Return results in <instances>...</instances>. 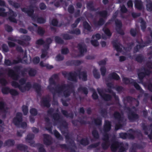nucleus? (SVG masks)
Wrapping results in <instances>:
<instances>
[{"mask_svg": "<svg viewBox=\"0 0 152 152\" xmlns=\"http://www.w3.org/2000/svg\"><path fill=\"white\" fill-rule=\"evenodd\" d=\"M51 92L53 96L56 93L60 94L63 92L64 96L65 97H68L70 96L72 93L75 92L74 86L72 83L58 85L56 88L53 90V91Z\"/></svg>", "mask_w": 152, "mask_h": 152, "instance_id": "obj_1", "label": "nucleus"}, {"mask_svg": "<svg viewBox=\"0 0 152 152\" xmlns=\"http://www.w3.org/2000/svg\"><path fill=\"white\" fill-rule=\"evenodd\" d=\"M21 66H15L13 67L14 70L10 68H8L5 70L7 72L8 76L12 78L13 80H18L19 77V72L20 71L21 74L24 75L25 72H27L28 69L24 68L20 71Z\"/></svg>", "mask_w": 152, "mask_h": 152, "instance_id": "obj_2", "label": "nucleus"}, {"mask_svg": "<svg viewBox=\"0 0 152 152\" xmlns=\"http://www.w3.org/2000/svg\"><path fill=\"white\" fill-rule=\"evenodd\" d=\"M118 14V12L116 11L113 15L111 19L108 20L107 23V24H110V21H114L116 27V31L117 33L122 35H123L125 34L124 31L122 29V23L120 20L116 18Z\"/></svg>", "mask_w": 152, "mask_h": 152, "instance_id": "obj_3", "label": "nucleus"}, {"mask_svg": "<svg viewBox=\"0 0 152 152\" xmlns=\"http://www.w3.org/2000/svg\"><path fill=\"white\" fill-rule=\"evenodd\" d=\"M6 10L5 9L0 7V16L3 17L7 16V14L9 15L8 19L9 21L14 23H16L17 20L15 18L17 16V14L16 12L13 11L11 9H9L8 12H5Z\"/></svg>", "mask_w": 152, "mask_h": 152, "instance_id": "obj_4", "label": "nucleus"}, {"mask_svg": "<svg viewBox=\"0 0 152 152\" xmlns=\"http://www.w3.org/2000/svg\"><path fill=\"white\" fill-rule=\"evenodd\" d=\"M112 143L110 147L112 151L116 152L118 149V152H124L125 151V148L122 142L113 140H112Z\"/></svg>", "mask_w": 152, "mask_h": 152, "instance_id": "obj_5", "label": "nucleus"}, {"mask_svg": "<svg viewBox=\"0 0 152 152\" xmlns=\"http://www.w3.org/2000/svg\"><path fill=\"white\" fill-rule=\"evenodd\" d=\"M113 116L115 119L118 121V123L115 125V130L117 131L123 126V124L121 123L123 121L124 117L118 111L114 112Z\"/></svg>", "mask_w": 152, "mask_h": 152, "instance_id": "obj_6", "label": "nucleus"}, {"mask_svg": "<svg viewBox=\"0 0 152 152\" xmlns=\"http://www.w3.org/2000/svg\"><path fill=\"white\" fill-rule=\"evenodd\" d=\"M122 81L125 84H131L133 85L137 90L140 91V93L142 94H144V90L135 81V80L133 79L124 77L122 78Z\"/></svg>", "mask_w": 152, "mask_h": 152, "instance_id": "obj_7", "label": "nucleus"}, {"mask_svg": "<svg viewBox=\"0 0 152 152\" xmlns=\"http://www.w3.org/2000/svg\"><path fill=\"white\" fill-rule=\"evenodd\" d=\"M62 74L64 77H67L69 80L75 83L77 82V76H78V73L75 71L74 72H70L69 73L65 71L62 73Z\"/></svg>", "mask_w": 152, "mask_h": 152, "instance_id": "obj_8", "label": "nucleus"}, {"mask_svg": "<svg viewBox=\"0 0 152 152\" xmlns=\"http://www.w3.org/2000/svg\"><path fill=\"white\" fill-rule=\"evenodd\" d=\"M54 110L53 108H50L47 111L48 114L51 116L55 121L60 123L62 120L61 116L60 113H55L53 114Z\"/></svg>", "mask_w": 152, "mask_h": 152, "instance_id": "obj_9", "label": "nucleus"}, {"mask_svg": "<svg viewBox=\"0 0 152 152\" xmlns=\"http://www.w3.org/2000/svg\"><path fill=\"white\" fill-rule=\"evenodd\" d=\"M126 109L129 111L127 115L128 118L130 121L134 122L139 119V115L135 112L132 111L130 108L127 107H126Z\"/></svg>", "mask_w": 152, "mask_h": 152, "instance_id": "obj_10", "label": "nucleus"}, {"mask_svg": "<svg viewBox=\"0 0 152 152\" xmlns=\"http://www.w3.org/2000/svg\"><path fill=\"white\" fill-rule=\"evenodd\" d=\"M58 75L56 74L53 75L49 79V85L48 86L47 88L50 91L52 92L53 90L54 89V88L53 87H52V85H56V83L55 80V79L58 80Z\"/></svg>", "mask_w": 152, "mask_h": 152, "instance_id": "obj_11", "label": "nucleus"}, {"mask_svg": "<svg viewBox=\"0 0 152 152\" xmlns=\"http://www.w3.org/2000/svg\"><path fill=\"white\" fill-rule=\"evenodd\" d=\"M23 121V115L21 113L17 112L16 115V116L12 120V122L15 125L18 126L20 123Z\"/></svg>", "mask_w": 152, "mask_h": 152, "instance_id": "obj_12", "label": "nucleus"}, {"mask_svg": "<svg viewBox=\"0 0 152 152\" xmlns=\"http://www.w3.org/2000/svg\"><path fill=\"white\" fill-rule=\"evenodd\" d=\"M144 72H138L137 73L138 79L141 83L143 82L144 78L146 76L149 75L151 73L150 70L145 68H144Z\"/></svg>", "mask_w": 152, "mask_h": 152, "instance_id": "obj_13", "label": "nucleus"}, {"mask_svg": "<svg viewBox=\"0 0 152 152\" xmlns=\"http://www.w3.org/2000/svg\"><path fill=\"white\" fill-rule=\"evenodd\" d=\"M136 42L139 45H137L134 47V53L138 52L139 49L142 48L146 46L145 42H144L142 39H141L140 41L137 39Z\"/></svg>", "mask_w": 152, "mask_h": 152, "instance_id": "obj_14", "label": "nucleus"}, {"mask_svg": "<svg viewBox=\"0 0 152 152\" xmlns=\"http://www.w3.org/2000/svg\"><path fill=\"white\" fill-rule=\"evenodd\" d=\"M119 138L124 140L127 138L129 139H134L135 138L133 134L129 133L121 132L119 134Z\"/></svg>", "mask_w": 152, "mask_h": 152, "instance_id": "obj_15", "label": "nucleus"}, {"mask_svg": "<svg viewBox=\"0 0 152 152\" xmlns=\"http://www.w3.org/2000/svg\"><path fill=\"white\" fill-rule=\"evenodd\" d=\"M22 59L20 58H18V60H13L12 62L9 59H5L4 61V64L7 66H11L13 64H18L21 63Z\"/></svg>", "mask_w": 152, "mask_h": 152, "instance_id": "obj_16", "label": "nucleus"}, {"mask_svg": "<svg viewBox=\"0 0 152 152\" xmlns=\"http://www.w3.org/2000/svg\"><path fill=\"white\" fill-rule=\"evenodd\" d=\"M44 144L46 145H50L52 144L53 142L51 136L48 134H43Z\"/></svg>", "mask_w": 152, "mask_h": 152, "instance_id": "obj_17", "label": "nucleus"}, {"mask_svg": "<svg viewBox=\"0 0 152 152\" xmlns=\"http://www.w3.org/2000/svg\"><path fill=\"white\" fill-rule=\"evenodd\" d=\"M50 98L49 96L46 97H42L41 101V105L47 107H49L50 105Z\"/></svg>", "mask_w": 152, "mask_h": 152, "instance_id": "obj_18", "label": "nucleus"}, {"mask_svg": "<svg viewBox=\"0 0 152 152\" xmlns=\"http://www.w3.org/2000/svg\"><path fill=\"white\" fill-rule=\"evenodd\" d=\"M111 43L113 45V47L117 52H121L122 51V48L120 47L122 46L121 44L118 42L117 39L113 40Z\"/></svg>", "mask_w": 152, "mask_h": 152, "instance_id": "obj_19", "label": "nucleus"}, {"mask_svg": "<svg viewBox=\"0 0 152 152\" xmlns=\"http://www.w3.org/2000/svg\"><path fill=\"white\" fill-rule=\"evenodd\" d=\"M78 76L79 79H81L83 81H86L87 80V75L86 71H81L80 70L77 71Z\"/></svg>", "mask_w": 152, "mask_h": 152, "instance_id": "obj_20", "label": "nucleus"}, {"mask_svg": "<svg viewBox=\"0 0 152 152\" xmlns=\"http://www.w3.org/2000/svg\"><path fill=\"white\" fill-rule=\"evenodd\" d=\"M77 48L81 56H83L84 53L87 52V49L85 45L79 43L77 44Z\"/></svg>", "mask_w": 152, "mask_h": 152, "instance_id": "obj_21", "label": "nucleus"}, {"mask_svg": "<svg viewBox=\"0 0 152 152\" xmlns=\"http://www.w3.org/2000/svg\"><path fill=\"white\" fill-rule=\"evenodd\" d=\"M150 126L152 127V124H151ZM142 128L143 130L144 131V133L146 135H148V136L150 139H152V129L151 131L150 134H148V130L147 126H146L145 124L143 123L142 124Z\"/></svg>", "mask_w": 152, "mask_h": 152, "instance_id": "obj_22", "label": "nucleus"}, {"mask_svg": "<svg viewBox=\"0 0 152 152\" xmlns=\"http://www.w3.org/2000/svg\"><path fill=\"white\" fill-rule=\"evenodd\" d=\"M66 64L67 66H72L73 65L78 66L81 64V61L78 60H71L67 61Z\"/></svg>", "mask_w": 152, "mask_h": 152, "instance_id": "obj_23", "label": "nucleus"}, {"mask_svg": "<svg viewBox=\"0 0 152 152\" xmlns=\"http://www.w3.org/2000/svg\"><path fill=\"white\" fill-rule=\"evenodd\" d=\"M112 125L111 122L106 120L103 126V130L104 132H107L110 131Z\"/></svg>", "mask_w": 152, "mask_h": 152, "instance_id": "obj_24", "label": "nucleus"}, {"mask_svg": "<svg viewBox=\"0 0 152 152\" xmlns=\"http://www.w3.org/2000/svg\"><path fill=\"white\" fill-rule=\"evenodd\" d=\"M32 88V85L30 82H27L25 85L23 86H21L20 91L22 93L25 92L26 91H28Z\"/></svg>", "mask_w": 152, "mask_h": 152, "instance_id": "obj_25", "label": "nucleus"}, {"mask_svg": "<svg viewBox=\"0 0 152 152\" xmlns=\"http://www.w3.org/2000/svg\"><path fill=\"white\" fill-rule=\"evenodd\" d=\"M134 4L135 7L137 9L141 10L143 9V3L141 0H135Z\"/></svg>", "mask_w": 152, "mask_h": 152, "instance_id": "obj_26", "label": "nucleus"}, {"mask_svg": "<svg viewBox=\"0 0 152 152\" xmlns=\"http://www.w3.org/2000/svg\"><path fill=\"white\" fill-rule=\"evenodd\" d=\"M32 88L35 90L38 94L39 95L41 94V88L40 84L37 83H34L32 85Z\"/></svg>", "mask_w": 152, "mask_h": 152, "instance_id": "obj_27", "label": "nucleus"}, {"mask_svg": "<svg viewBox=\"0 0 152 152\" xmlns=\"http://www.w3.org/2000/svg\"><path fill=\"white\" fill-rule=\"evenodd\" d=\"M77 141L82 145L86 146L89 144V141L88 137L83 138L81 140H77Z\"/></svg>", "mask_w": 152, "mask_h": 152, "instance_id": "obj_28", "label": "nucleus"}, {"mask_svg": "<svg viewBox=\"0 0 152 152\" xmlns=\"http://www.w3.org/2000/svg\"><path fill=\"white\" fill-rule=\"evenodd\" d=\"M66 141V142H68L73 147H76V145L74 140H72L68 134L65 135Z\"/></svg>", "mask_w": 152, "mask_h": 152, "instance_id": "obj_29", "label": "nucleus"}, {"mask_svg": "<svg viewBox=\"0 0 152 152\" xmlns=\"http://www.w3.org/2000/svg\"><path fill=\"white\" fill-rule=\"evenodd\" d=\"M87 8L91 11H96L98 10V9H96L95 8L93 2L92 1H90L88 2L87 4Z\"/></svg>", "mask_w": 152, "mask_h": 152, "instance_id": "obj_30", "label": "nucleus"}, {"mask_svg": "<svg viewBox=\"0 0 152 152\" xmlns=\"http://www.w3.org/2000/svg\"><path fill=\"white\" fill-rule=\"evenodd\" d=\"M34 137V134H28L27 135V137L26 138V141L28 140V142L31 145L34 143V142L32 140Z\"/></svg>", "mask_w": 152, "mask_h": 152, "instance_id": "obj_31", "label": "nucleus"}, {"mask_svg": "<svg viewBox=\"0 0 152 152\" xmlns=\"http://www.w3.org/2000/svg\"><path fill=\"white\" fill-rule=\"evenodd\" d=\"M15 142L14 140L9 139L6 140L4 143L5 146H13L15 144Z\"/></svg>", "mask_w": 152, "mask_h": 152, "instance_id": "obj_32", "label": "nucleus"}, {"mask_svg": "<svg viewBox=\"0 0 152 152\" xmlns=\"http://www.w3.org/2000/svg\"><path fill=\"white\" fill-rule=\"evenodd\" d=\"M109 78L110 79H114L118 80L120 79L119 76L116 73L113 72L109 74Z\"/></svg>", "mask_w": 152, "mask_h": 152, "instance_id": "obj_33", "label": "nucleus"}, {"mask_svg": "<svg viewBox=\"0 0 152 152\" xmlns=\"http://www.w3.org/2000/svg\"><path fill=\"white\" fill-rule=\"evenodd\" d=\"M16 148L19 150L25 152L27 150L28 147L24 144H19L17 145Z\"/></svg>", "mask_w": 152, "mask_h": 152, "instance_id": "obj_34", "label": "nucleus"}, {"mask_svg": "<svg viewBox=\"0 0 152 152\" xmlns=\"http://www.w3.org/2000/svg\"><path fill=\"white\" fill-rule=\"evenodd\" d=\"M144 57L141 54L137 55L135 58V60L138 62L142 63L144 60Z\"/></svg>", "mask_w": 152, "mask_h": 152, "instance_id": "obj_35", "label": "nucleus"}, {"mask_svg": "<svg viewBox=\"0 0 152 152\" xmlns=\"http://www.w3.org/2000/svg\"><path fill=\"white\" fill-rule=\"evenodd\" d=\"M36 31L38 35L41 36H43L45 33L44 29L40 26L37 27V29Z\"/></svg>", "mask_w": 152, "mask_h": 152, "instance_id": "obj_36", "label": "nucleus"}, {"mask_svg": "<svg viewBox=\"0 0 152 152\" xmlns=\"http://www.w3.org/2000/svg\"><path fill=\"white\" fill-rule=\"evenodd\" d=\"M77 91L78 92H82L84 94L87 95L88 93V88L86 87L80 86L77 88Z\"/></svg>", "mask_w": 152, "mask_h": 152, "instance_id": "obj_37", "label": "nucleus"}, {"mask_svg": "<svg viewBox=\"0 0 152 152\" xmlns=\"http://www.w3.org/2000/svg\"><path fill=\"white\" fill-rule=\"evenodd\" d=\"M61 112L63 115L67 118L69 117L71 118H73L74 114L72 113H69L66 110H61Z\"/></svg>", "mask_w": 152, "mask_h": 152, "instance_id": "obj_38", "label": "nucleus"}, {"mask_svg": "<svg viewBox=\"0 0 152 152\" xmlns=\"http://www.w3.org/2000/svg\"><path fill=\"white\" fill-rule=\"evenodd\" d=\"M29 9L26 8H22L21 9V10L23 12L26 14L28 13H29V12H31L32 10H33L34 12V7L33 5H30L29 6Z\"/></svg>", "mask_w": 152, "mask_h": 152, "instance_id": "obj_39", "label": "nucleus"}, {"mask_svg": "<svg viewBox=\"0 0 152 152\" xmlns=\"http://www.w3.org/2000/svg\"><path fill=\"white\" fill-rule=\"evenodd\" d=\"M102 97L106 101H110L112 99V96L110 95L107 94H103L102 96Z\"/></svg>", "mask_w": 152, "mask_h": 152, "instance_id": "obj_40", "label": "nucleus"}, {"mask_svg": "<svg viewBox=\"0 0 152 152\" xmlns=\"http://www.w3.org/2000/svg\"><path fill=\"white\" fill-rule=\"evenodd\" d=\"M102 31L107 36L110 37L112 36V33L111 32L110 30L106 27V25L103 28Z\"/></svg>", "mask_w": 152, "mask_h": 152, "instance_id": "obj_41", "label": "nucleus"}, {"mask_svg": "<svg viewBox=\"0 0 152 152\" xmlns=\"http://www.w3.org/2000/svg\"><path fill=\"white\" fill-rule=\"evenodd\" d=\"M99 113L103 118H106L108 112L107 108H101L99 112Z\"/></svg>", "mask_w": 152, "mask_h": 152, "instance_id": "obj_42", "label": "nucleus"}, {"mask_svg": "<svg viewBox=\"0 0 152 152\" xmlns=\"http://www.w3.org/2000/svg\"><path fill=\"white\" fill-rule=\"evenodd\" d=\"M28 69L29 70L28 71L29 76L34 77L35 76L37 73V71L35 69L32 68H29Z\"/></svg>", "mask_w": 152, "mask_h": 152, "instance_id": "obj_43", "label": "nucleus"}, {"mask_svg": "<svg viewBox=\"0 0 152 152\" xmlns=\"http://www.w3.org/2000/svg\"><path fill=\"white\" fill-rule=\"evenodd\" d=\"M96 13L103 18H106L107 16V12L106 10L98 11Z\"/></svg>", "mask_w": 152, "mask_h": 152, "instance_id": "obj_44", "label": "nucleus"}, {"mask_svg": "<svg viewBox=\"0 0 152 152\" xmlns=\"http://www.w3.org/2000/svg\"><path fill=\"white\" fill-rule=\"evenodd\" d=\"M105 20L102 18H100L98 21L94 22V25L97 27L98 26H102L105 23Z\"/></svg>", "mask_w": 152, "mask_h": 152, "instance_id": "obj_45", "label": "nucleus"}, {"mask_svg": "<svg viewBox=\"0 0 152 152\" xmlns=\"http://www.w3.org/2000/svg\"><path fill=\"white\" fill-rule=\"evenodd\" d=\"M34 11L33 10H31V12H30L28 13L27 14L28 16L31 18L32 20L34 21H37V19L38 18V17L37 15H34Z\"/></svg>", "mask_w": 152, "mask_h": 152, "instance_id": "obj_46", "label": "nucleus"}, {"mask_svg": "<svg viewBox=\"0 0 152 152\" xmlns=\"http://www.w3.org/2000/svg\"><path fill=\"white\" fill-rule=\"evenodd\" d=\"M6 104L3 101H0V111L3 113H6V109L5 108Z\"/></svg>", "mask_w": 152, "mask_h": 152, "instance_id": "obj_47", "label": "nucleus"}, {"mask_svg": "<svg viewBox=\"0 0 152 152\" xmlns=\"http://www.w3.org/2000/svg\"><path fill=\"white\" fill-rule=\"evenodd\" d=\"M10 88L8 87H3L1 89V91L4 94H8L10 93Z\"/></svg>", "mask_w": 152, "mask_h": 152, "instance_id": "obj_48", "label": "nucleus"}, {"mask_svg": "<svg viewBox=\"0 0 152 152\" xmlns=\"http://www.w3.org/2000/svg\"><path fill=\"white\" fill-rule=\"evenodd\" d=\"M92 134L94 138L96 139H98L99 138V133L96 129H94L92 132Z\"/></svg>", "mask_w": 152, "mask_h": 152, "instance_id": "obj_49", "label": "nucleus"}, {"mask_svg": "<svg viewBox=\"0 0 152 152\" xmlns=\"http://www.w3.org/2000/svg\"><path fill=\"white\" fill-rule=\"evenodd\" d=\"M109 142L104 141L102 143L101 146L103 149L105 150L108 149L110 145Z\"/></svg>", "mask_w": 152, "mask_h": 152, "instance_id": "obj_50", "label": "nucleus"}, {"mask_svg": "<svg viewBox=\"0 0 152 152\" xmlns=\"http://www.w3.org/2000/svg\"><path fill=\"white\" fill-rule=\"evenodd\" d=\"M9 4L13 6L15 8H19L20 6V4L13 2L12 1L10 0L8 1Z\"/></svg>", "mask_w": 152, "mask_h": 152, "instance_id": "obj_51", "label": "nucleus"}, {"mask_svg": "<svg viewBox=\"0 0 152 152\" xmlns=\"http://www.w3.org/2000/svg\"><path fill=\"white\" fill-rule=\"evenodd\" d=\"M68 32L71 34H75L77 35H80L81 34L80 30L78 28H75L74 30H69Z\"/></svg>", "mask_w": 152, "mask_h": 152, "instance_id": "obj_52", "label": "nucleus"}, {"mask_svg": "<svg viewBox=\"0 0 152 152\" xmlns=\"http://www.w3.org/2000/svg\"><path fill=\"white\" fill-rule=\"evenodd\" d=\"M53 132L54 136L57 139L60 140H63V137L57 130H54Z\"/></svg>", "mask_w": 152, "mask_h": 152, "instance_id": "obj_53", "label": "nucleus"}, {"mask_svg": "<svg viewBox=\"0 0 152 152\" xmlns=\"http://www.w3.org/2000/svg\"><path fill=\"white\" fill-rule=\"evenodd\" d=\"M55 41L56 43L58 44H63L64 43V41L61 38L58 36H56L55 37Z\"/></svg>", "mask_w": 152, "mask_h": 152, "instance_id": "obj_54", "label": "nucleus"}, {"mask_svg": "<svg viewBox=\"0 0 152 152\" xmlns=\"http://www.w3.org/2000/svg\"><path fill=\"white\" fill-rule=\"evenodd\" d=\"M83 25L84 28L89 31H90L91 29V27L86 21H85L83 22Z\"/></svg>", "mask_w": 152, "mask_h": 152, "instance_id": "obj_55", "label": "nucleus"}, {"mask_svg": "<svg viewBox=\"0 0 152 152\" xmlns=\"http://www.w3.org/2000/svg\"><path fill=\"white\" fill-rule=\"evenodd\" d=\"M93 73L94 77L97 79L99 78L100 77V75L99 72L96 68H94L93 71Z\"/></svg>", "mask_w": 152, "mask_h": 152, "instance_id": "obj_56", "label": "nucleus"}, {"mask_svg": "<svg viewBox=\"0 0 152 152\" xmlns=\"http://www.w3.org/2000/svg\"><path fill=\"white\" fill-rule=\"evenodd\" d=\"M140 23L141 29L143 32H144L146 28V23L142 19H141Z\"/></svg>", "mask_w": 152, "mask_h": 152, "instance_id": "obj_57", "label": "nucleus"}, {"mask_svg": "<svg viewBox=\"0 0 152 152\" xmlns=\"http://www.w3.org/2000/svg\"><path fill=\"white\" fill-rule=\"evenodd\" d=\"M95 124L96 126H100L102 124V119L99 118H97L94 119Z\"/></svg>", "mask_w": 152, "mask_h": 152, "instance_id": "obj_58", "label": "nucleus"}, {"mask_svg": "<svg viewBox=\"0 0 152 152\" xmlns=\"http://www.w3.org/2000/svg\"><path fill=\"white\" fill-rule=\"evenodd\" d=\"M61 36L64 40H70L73 38V37L67 34H63Z\"/></svg>", "mask_w": 152, "mask_h": 152, "instance_id": "obj_59", "label": "nucleus"}, {"mask_svg": "<svg viewBox=\"0 0 152 152\" xmlns=\"http://www.w3.org/2000/svg\"><path fill=\"white\" fill-rule=\"evenodd\" d=\"M22 108L24 115H26L28 113V107L26 105H23L22 106Z\"/></svg>", "mask_w": 152, "mask_h": 152, "instance_id": "obj_60", "label": "nucleus"}, {"mask_svg": "<svg viewBox=\"0 0 152 152\" xmlns=\"http://www.w3.org/2000/svg\"><path fill=\"white\" fill-rule=\"evenodd\" d=\"M100 144V142H98L93 143L89 145L88 147V149H91L92 148H95L98 147Z\"/></svg>", "mask_w": 152, "mask_h": 152, "instance_id": "obj_61", "label": "nucleus"}, {"mask_svg": "<svg viewBox=\"0 0 152 152\" xmlns=\"http://www.w3.org/2000/svg\"><path fill=\"white\" fill-rule=\"evenodd\" d=\"M68 12L70 14H73L75 11V8L72 5H69L68 8Z\"/></svg>", "mask_w": 152, "mask_h": 152, "instance_id": "obj_62", "label": "nucleus"}, {"mask_svg": "<svg viewBox=\"0 0 152 152\" xmlns=\"http://www.w3.org/2000/svg\"><path fill=\"white\" fill-rule=\"evenodd\" d=\"M11 85L13 87L15 88H18L20 91L21 86L17 82L15 81H13L12 82Z\"/></svg>", "mask_w": 152, "mask_h": 152, "instance_id": "obj_63", "label": "nucleus"}, {"mask_svg": "<svg viewBox=\"0 0 152 152\" xmlns=\"http://www.w3.org/2000/svg\"><path fill=\"white\" fill-rule=\"evenodd\" d=\"M10 93L12 96H15L19 95L18 92L16 90L13 89H10Z\"/></svg>", "mask_w": 152, "mask_h": 152, "instance_id": "obj_64", "label": "nucleus"}]
</instances>
